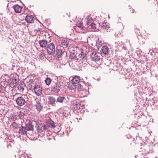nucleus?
Segmentation results:
<instances>
[{"label": "nucleus", "instance_id": "nucleus-1", "mask_svg": "<svg viewBox=\"0 0 158 158\" xmlns=\"http://www.w3.org/2000/svg\"><path fill=\"white\" fill-rule=\"evenodd\" d=\"M27 128L25 127H23L21 126L19 127V133L20 135H26L31 140H35L37 139V137L35 133L33 134H30L27 132Z\"/></svg>", "mask_w": 158, "mask_h": 158}, {"label": "nucleus", "instance_id": "nucleus-2", "mask_svg": "<svg viewBox=\"0 0 158 158\" xmlns=\"http://www.w3.org/2000/svg\"><path fill=\"white\" fill-rule=\"evenodd\" d=\"M51 91L55 93H58L62 88L63 83L60 81L57 82H53L52 83Z\"/></svg>", "mask_w": 158, "mask_h": 158}, {"label": "nucleus", "instance_id": "nucleus-3", "mask_svg": "<svg viewBox=\"0 0 158 158\" xmlns=\"http://www.w3.org/2000/svg\"><path fill=\"white\" fill-rule=\"evenodd\" d=\"M136 28L135 29V32L138 34L139 36L138 37L139 39V42L140 44H144L145 34H146V31H141V33L139 31V28H137V26H135Z\"/></svg>", "mask_w": 158, "mask_h": 158}, {"label": "nucleus", "instance_id": "nucleus-4", "mask_svg": "<svg viewBox=\"0 0 158 158\" xmlns=\"http://www.w3.org/2000/svg\"><path fill=\"white\" fill-rule=\"evenodd\" d=\"M36 126L35 127L37 130L38 133H41L44 131H48V127L46 125H43L40 122H37L36 123Z\"/></svg>", "mask_w": 158, "mask_h": 158}, {"label": "nucleus", "instance_id": "nucleus-5", "mask_svg": "<svg viewBox=\"0 0 158 158\" xmlns=\"http://www.w3.org/2000/svg\"><path fill=\"white\" fill-rule=\"evenodd\" d=\"M27 97L25 95H22L21 96L18 97L16 99V103L19 106H22L25 105L27 102L26 99Z\"/></svg>", "mask_w": 158, "mask_h": 158}, {"label": "nucleus", "instance_id": "nucleus-6", "mask_svg": "<svg viewBox=\"0 0 158 158\" xmlns=\"http://www.w3.org/2000/svg\"><path fill=\"white\" fill-rule=\"evenodd\" d=\"M48 53L51 55H54L55 52V48L54 44L51 43L48 45L47 48Z\"/></svg>", "mask_w": 158, "mask_h": 158}, {"label": "nucleus", "instance_id": "nucleus-7", "mask_svg": "<svg viewBox=\"0 0 158 158\" xmlns=\"http://www.w3.org/2000/svg\"><path fill=\"white\" fill-rule=\"evenodd\" d=\"M75 24L76 25V27H78L81 30V32L84 33V24L83 23L82 20H74Z\"/></svg>", "mask_w": 158, "mask_h": 158}, {"label": "nucleus", "instance_id": "nucleus-8", "mask_svg": "<svg viewBox=\"0 0 158 158\" xmlns=\"http://www.w3.org/2000/svg\"><path fill=\"white\" fill-rule=\"evenodd\" d=\"M33 89L37 95L40 96L42 94V88L39 85H35Z\"/></svg>", "mask_w": 158, "mask_h": 158}, {"label": "nucleus", "instance_id": "nucleus-9", "mask_svg": "<svg viewBox=\"0 0 158 158\" xmlns=\"http://www.w3.org/2000/svg\"><path fill=\"white\" fill-rule=\"evenodd\" d=\"M100 54L97 53L96 52H92L90 55V59L91 60L96 61L99 60L100 59Z\"/></svg>", "mask_w": 158, "mask_h": 158}, {"label": "nucleus", "instance_id": "nucleus-10", "mask_svg": "<svg viewBox=\"0 0 158 158\" xmlns=\"http://www.w3.org/2000/svg\"><path fill=\"white\" fill-rule=\"evenodd\" d=\"M48 104L52 106H55L56 105V99L55 98L51 96H50L48 98Z\"/></svg>", "mask_w": 158, "mask_h": 158}, {"label": "nucleus", "instance_id": "nucleus-11", "mask_svg": "<svg viewBox=\"0 0 158 158\" xmlns=\"http://www.w3.org/2000/svg\"><path fill=\"white\" fill-rule=\"evenodd\" d=\"M63 50H58L56 51V55L58 58L62 57L63 55H65L67 56V53L65 52Z\"/></svg>", "mask_w": 158, "mask_h": 158}, {"label": "nucleus", "instance_id": "nucleus-12", "mask_svg": "<svg viewBox=\"0 0 158 158\" xmlns=\"http://www.w3.org/2000/svg\"><path fill=\"white\" fill-rule=\"evenodd\" d=\"M46 123L49 127L54 128L56 126L55 123L50 118H49L48 119L46 120Z\"/></svg>", "mask_w": 158, "mask_h": 158}, {"label": "nucleus", "instance_id": "nucleus-13", "mask_svg": "<svg viewBox=\"0 0 158 158\" xmlns=\"http://www.w3.org/2000/svg\"><path fill=\"white\" fill-rule=\"evenodd\" d=\"M110 51V49L107 46H103L102 48L101 53L106 55L108 54Z\"/></svg>", "mask_w": 158, "mask_h": 158}, {"label": "nucleus", "instance_id": "nucleus-14", "mask_svg": "<svg viewBox=\"0 0 158 158\" xmlns=\"http://www.w3.org/2000/svg\"><path fill=\"white\" fill-rule=\"evenodd\" d=\"M90 20H87V22L85 24L84 27V33L86 32L88 29H90V24L91 23L90 22Z\"/></svg>", "mask_w": 158, "mask_h": 158}, {"label": "nucleus", "instance_id": "nucleus-15", "mask_svg": "<svg viewBox=\"0 0 158 158\" xmlns=\"http://www.w3.org/2000/svg\"><path fill=\"white\" fill-rule=\"evenodd\" d=\"M48 43V42L46 40H40L39 42V43L40 44V47L43 48L46 47V45Z\"/></svg>", "mask_w": 158, "mask_h": 158}, {"label": "nucleus", "instance_id": "nucleus-16", "mask_svg": "<svg viewBox=\"0 0 158 158\" xmlns=\"http://www.w3.org/2000/svg\"><path fill=\"white\" fill-rule=\"evenodd\" d=\"M26 127L27 128V130L28 131L33 130V125L31 121H29L28 123L26 124Z\"/></svg>", "mask_w": 158, "mask_h": 158}, {"label": "nucleus", "instance_id": "nucleus-17", "mask_svg": "<svg viewBox=\"0 0 158 158\" xmlns=\"http://www.w3.org/2000/svg\"><path fill=\"white\" fill-rule=\"evenodd\" d=\"M14 9L16 13H20L22 10V7L20 6L16 5L13 6Z\"/></svg>", "mask_w": 158, "mask_h": 158}, {"label": "nucleus", "instance_id": "nucleus-18", "mask_svg": "<svg viewBox=\"0 0 158 158\" xmlns=\"http://www.w3.org/2000/svg\"><path fill=\"white\" fill-rule=\"evenodd\" d=\"M18 81L17 79L13 78L11 80V81L10 83V85L13 87H16L18 84Z\"/></svg>", "mask_w": 158, "mask_h": 158}, {"label": "nucleus", "instance_id": "nucleus-19", "mask_svg": "<svg viewBox=\"0 0 158 158\" xmlns=\"http://www.w3.org/2000/svg\"><path fill=\"white\" fill-rule=\"evenodd\" d=\"M81 81L80 77L78 76H76L74 77L72 80V82L76 84L79 83Z\"/></svg>", "mask_w": 158, "mask_h": 158}, {"label": "nucleus", "instance_id": "nucleus-20", "mask_svg": "<svg viewBox=\"0 0 158 158\" xmlns=\"http://www.w3.org/2000/svg\"><path fill=\"white\" fill-rule=\"evenodd\" d=\"M35 85L34 82L32 80H31V81H29V82L28 84L27 89L29 90H31L32 89L33 87H34Z\"/></svg>", "mask_w": 158, "mask_h": 158}, {"label": "nucleus", "instance_id": "nucleus-21", "mask_svg": "<svg viewBox=\"0 0 158 158\" xmlns=\"http://www.w3.org/2000/svg\"><path fill=\"white\" fill-rule=\"evenodd\" d=\"M16 87H17L18 90L20 91H23L24 90L23 85L21 82H19L17 85Z\"/></svg>", "mask_w": 158, "mask_h": 158}, {"label": "nucleus", "instance_id": "nucleus-22", "mask_svg": "<svg viewBox=\"0 0 158 158\" xmlns=\"http://www.w3.org/2000/svg\"><path fill=\"white\" fill-rule=\"evenodd\" d=\"M36 109L39 112H40L43 108V106L40 102H37L35 105Z\"/></svg>", "mask_w": 158, "mask_h": 158}, {"label": "nucleus", "instance_id": "nucleus-23", "mask_svg": "<svg viewBox=\"0 0 158 158\" xmlns=\"http://www.w3.org/2000/svg\"><path fill=\"white\" fill-rule=\"evenodd\" d=\"M73 107L75 110H79L80 109L81 104L79 102H76L74 103Z\"/></svg>", "mask_w": 158, "mask_h": 158}, {"label": "nucleus", "instance_id": "nucleus-24", "mask_svg": "<svg viewBox=\"0 0 158 158\" xmlns=\"http://www.w3.org/2000/svg\"><path fill=\"white\" fill-rule=\"evenodd\" d=\"M69 44L67 40H62L61 42V46L64 48H66Z\"/></svg>", "mask_w": 158, "mask_h": 158}, {"label": "nucleus", "instance_id": "nucleus-25", "mask_svg": "<svg viewBox=\"0 0 158 158\" xmlns=\"http://www.w3.org/2000/svg\"><path fill=\"white\" fill-rule=\"evenodd\" d=\"M76 84L72 82V83H69L68 87L69 89H75L76 87L75 85Z\"/></svg>", "mask_w": 158, "mask_h": 158}, {"label": "nucleus", "instance_id": "nucleus-26", "mask_svg": "<svg viewBox=\"0 0 158 158\" xmlns=\"http://www.w3.org/2000/svg\"><path fill=\"white\" fill-rule=\"evenodd\" d=\"M85 54L83 52H81L80 54L79 55V57L80 58H81L80 60H86L85 57Z\"/></svg>", "mask_w": 158, "mask_h": 158}, {"label": "nucleus", "instance_id": "nucleus-27", "mask_svg": "<svg viewBox=\"0 0 158 158\" xmlns=\"http://www.w3.org/2000/svg\"><path fill=\"white\" fill-rule=\"evenodd\" d=\"M64 100H65V98L64 97L59 96L57 97V99L56 102H62Z\"/></svg>", "mask_w": 158, "mask_h": 158}, {"label": "nucleus", "instance_id": "nucleus-28", "mask_svg": "<svg viewBox=\"0 0 158 158\" xmlns=\"http://www.w3.org/2000/svg\"><path fill=\"white\" fill-rule=\"evenodd\" d=\"M20 124H18L16 122H14L11 124L12 127L15 128V129H18L19 127Z\"/></svg>", "mask_w": 158, "mask_h": 158}, {"label": "nucleus", "instance_id": "nucleus-29", "mask_svg": "<svg viewBox=\"0 0 158 158\" xmlns=\"http://www.w3.org/2000/svg\"><path fill=\"white\" fill-rule=\"evenodd\" d=\"M108 23H103L101 25V26L102 28L103 29H107V28H109L110 27L107 25Z\"/></svg>", "mask_w": 158, "mask_h": 158}, {"label": "nucleus", "instance_id": "nucleus-30", "mask_svg": "<svg viewBox=\"0 0 158 158\" xmlns=\"http://www.w3.org/2000/svg\"><path fill=\"white\" fill-rule=\"evenodd\" d=\"M34 19V16L31 15H27L26 17L25 20H33Z\"/></svg>", "mask_w": 158, "mask_h": 158}, {"label": "nucleus", "instance_id": "nucleus-31", "mask_svg": "<svg viewBox=\"0 0 158 158\" xmlns=\"http://www.w3.org/2000/svg\"><path fill=\"white\" fill-rule=\"evenodd\" d=\"M45 82L46 83V84L47 85H49L51 83L52 80L50 79V78L49 77H47L46 80H45Z\"/></svg>", "mask_w": 158, "mask_h": 158}, {"label": "nucleus", "instance_id": "nucleus-32", "mask_svg": "<svg viewBox=\"0 0 158 158\" xmlns=\"http://www.w3.org/2000/svg\"><path fill=\"white\" fill-rule=\"evenodd\" d=\"M76 55L75 54L73 53H71L69 56V58L71 59H74L76 57Z\"/></svg>", "mask_w": 158, "mask_h": 158}, {"label": "nucleus", "instance_id": "nucleus-33", "mask_svg": "<svg viewBox=\"0 0 158 158\" xmlns=\"http://www.w3.org/2000/svg\"><path fill=\"white\" fill-rule=\"evenodd\" d=\"M24 115L25 114L23 112L20 111L19 114V116L21 119H22L23 118V117Z\"/></svg>", "mask_w": 158, "mask_h": 158}, {"label": "nucleus", "instance_id": "nucleus-34", "mask_svg": "<svg viewBox=\"0 0 158 158\" xmlns=\"http://www.w3.org/2000/svg\"><path fill=\"white\" fill-rule=\"evenodd\" d=\"M90 29H94L96 28V25L95 23L92 22L91 24H90Z\"/></svg>", "mask_w": 158, "mask_h": 158}, {"label": "nucleus", "instance_id": "nucleus-35", "mask_svg": "<svg viewBox=\"0 0 158 158\" xmlns=\"http://www.w3.org/2000/svg\"><path fill=\"white\" fill-rule=\"evenodd\" d=\"M153 105L155 107H156V109H158V101L154 102Z\"/></svg>", "mask_w": 158, "mask_h": 158}, {"label": "nucleus", "instance_id": "nucleus-36", "mask_svg": "<svg viewBox=\"0 0 158 158\" xmlns=\"http://www.w3.org/2000/svg\"><path fill=\"white\" fill-rule=\"evenodd\" d=\"M44 56H45L43 53L41 52V53L40 54V57L41 58H44Z\"/></svg>", "mask_w": 158, "mask_h": 158}, {"label": "nucleus", "instance_id": "nucleus-37", "mask_svg": "<svg viewBox=\"0 0 158 158\" xmlns=\"http://www.w3.org/2000/svg\"><path fill=\"white\" fill-rule=\"evenodd\" d=\"M27 23H34V20H26Z\"/></svg>", "mask_w": 158, "mask_h": 158}, {"label": "nucleus", "instance_id": "nucleus-38", "mask_svg": "<svg viewBox=\"0 0 158 158\" xmlns=\"http://www.w3.org/2000/svg\"><path fill=\"white\" fill-rule=\"evenodd\" d=\"M41 28H38L35 30V31H36V33H39L40 32V31L41 30Z\"/></svg>", "mask_w": 158, "mask_h": 158}, {"label": "nucleus", "instance_id": "nucleus-39", "mask_svg": "<svg viewBox=\"0 0 158 158\" xmlns=\"http://www.w3.org/2000/svg\"><path fill=\"white\" fill-rule=\"evenodd\" d=\"M135 140H134V139L133 140L132 142V143H130L131 145L132 144H134L135 143H137V142H136V140H135V139H134Z\"/></svg>", "mask_w": 158, "mask_h": 158}, {"label": "nucleus", "instance_id": "nucleus-40", "mask_svg": "<svg viewBox=\"0 0 158 158\" xmlns=\"http://www.w3.org/2000/svg\"><path fill=\"white\" fill-rule=\"evenodd\" d=\"M86 20H93L92 19L91 17L90 16H88V17H87V19Z\"/></svg>", "mask_w": 158, "mask_h": 158}, {"label": "nucleus", "instance_id": "nucleus-41", "mask_svg": "<svg viewBox=\"0 0 158 158\" xmlns=\"http://www.w3.org/2000/svg\"><path fill=\"white\" fill-rule=\"evenodd\" d=\"M4 88L2 86L0 85V93L1 92L3 88Z\"/></svg>", "mask_w": 158, "mask_h": 158}, {"label": "nucleus", "instance_id": "nucleus-42", "mask_svg": "<svg viewBox=\"0 0 158 158\" xmlns=\"http://www.w3.org/2000/svg\"><path fill=\"white\" fill-rule=\"evenodd\" d=\"M136 140H137L138 139H140V138H139V137H137V136H136Z\"/></svg>", "mask_w": 158, "mask_h": 158}, {"label": "nucleus", "instance_id": "nucleus-43", "mask_svg": "<svg viewBox=\"0 0 158 158\" xmlns=\"http://www.w3.org/2000/svg\"><path fill=\"white\" fill-rule=\"evenodd\" d=\"M38 22L39 23H40L41 24H42V25H43L44 26V25L43 24H42V23H41L40 22V21L39 20H38Z\"/></svg>", "mask_w": 158, "mask_h": 158}, {"label": "nucleus", "instance_id": "nucleus-44", "mask_svg": "<svg viewBox=\"0 0 158 158\" xmlns=\"http://www.w3.org/2000/svg\"><path fill=\"white\" fill-rule=\"evenodd\" d=\"M134 10H133V11H132V13H134V11H133Z\"/></svg>", "mask_w": 158, "mask_h": 158}, {"label": "nucleus", "instance_id": "nucleus-45", "mask_svg": "<svg viewBox=\"0 0 158 158\" xmlns=\"http://www.w3.org/2000/svg\"><path fill=\"white\" fill-rule=\"evenodd\" d=\"M17 25H18V23H17ZM18 25H19V24H18Z\"/></svg>", "mask_w": 158, "mask_h": 158}]
</instances>
